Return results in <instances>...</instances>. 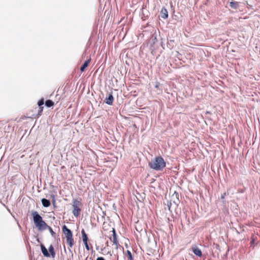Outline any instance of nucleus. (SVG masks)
I'll return each mask as SVG.
<instances>
[{
  "label": "nucleus",
  "mask_w": 260,
  "mask_h": 260,
  "mask_svg": "<svg viewBox=\"0 0 260 260\" xmlns=\"http://www.w3.org/2000/svg\"><path fill=\"white\" fill-rule=\"evenodd\" d=\"M148 165L151 169L161 171L166 167V162L161 156H157L151 160Z\"/></svg>",
  "instance_id": "nucleus-1"
},
{
  "label": "nucleus",
  "mask_w": 260,
  "mask_h": 260,
  "mask_svg": "<svg viewBox=\"0 0 260 260\" xmlns=\"http://www.w3.org/2000/svg\"><path fill=\"white\" fill-rule=\"evenodd\" d=\"M31 214L35 224L39 231H43L47 229L48 227L47 224L43 220L42 217L37 211L32 212Z\"/></svg>",
  "instance_id": "nucleus-2"
},
{
  "label": "nucleus",
  "mask_w": 260,
  "mask_h": 260,
  "mask_svg": "<svg viewBox=\"0 0 260 260\" xmlns=\"http://www.w3.org/2000/svg\"><path fill=\"white\" fill-rule=\"evenodd\" d=\"M62 230L63 233L65 235L67 243L69 245L70 248H72L74 245V239L73 238L72 232L69 229L66 225H63Z\"/></svg>",
  "instance_id": "nucleus-3"
},
{
  "label": "nucleus",
  "mask_w": 260,
  "mask_h": 260,
  "mask_svg": "<svg viewBox=\"0 0 260 260\" xmlns=\"http://www.w3.org/2000/svg\"><path fill=\"white\" fill-rule=\"evenodd\" d=\"M103 229L104 231H107L109 230L110 232L112 233L111 236H109L108 237L109 238L110 240H111V241L113 243H116V242L118 241L117 238L115 230L113 227L110 226L109 229L106 228V224H105V223H104Z\"/></svg>",
  "instance_id": "nucleus-4"
},
{
  "label": "nucleus",
  "mask_w": 260,
  "mask_h": 260,
  "mask_svg": "<svg viewBox=\"0 0 260 260\" xmlns=\"http://www.w3.org/2000/svg\"><path fill=\"white\" fill-rule=\"evenodd\" d=\"M81 205V203L77 200H74L73 201V214L76 217L80 214L81 209L79 207Z\"/></svg>",
  "instance_id": "nucleus-5"
},
{
  "label": "nucleus",
  "mask_w": 260,
  "mask_h": 260,
  "mask_svg": "<svg viewBox=\"0 0 260 260\" xmlns=\"http://www.w3.org/2000/svg\"><path fill=\"white\" fill-rule=\"evenodd\" d=\"M191 249H192V250L193 253L195 255H196L197 256H198L199 257L202 256V251L198 247H197L196 246H194L192 247Z\"/></svg>",
  "instance_id": "nucleus-6"
},
{
  "label": "nucleus",
  "mask_w": 260,
  "mask_h": 260,
  "mask_svg": "<svg viewBox=\"0 0 260 260\" xmlns=\"http://www.w3.org/2000/svg\"><path fill=\"white\" fill-rule=\"evenodd\" d=\"M91 61V58H89L88 60L85 61L84 63L82 64V66L80 68V71L81 72H83L85 71L86 68L89 66V63Z\"/></svg>",
  "instance_id": "nucleus-7"
},
{
  "label": "nucleus",
  "mask_w": 260,
  "mask_h": 260,
  "mask_svg": "<svg viewBox=\"0 0 260 260\" xmlns=\"http://www.w3.org/2000/svg\"><path fill=\"white\" fill-rule=\"evenodd\" d=\"M113 96L112 94H110L109 95L108 97L105 99V102L106 104L111 105L113 104Z\"/></svg>",
  "instance_id": "nucleus-8"
},
{
  "label": "nucleus",
  "mask_w": 260,
  "mask_h": 260,
  "mask_svg": "<svg viewBox=\"0 0 260 260\" xmlns=\"http://www.w3.org/2000/svg\"><path fill=\"white\" fill-rule=\"evenodd\" d=\"M161 17L164 19H166L168 17V11L166 9L163 8L161 10Z\"/></svg>",
  "instance_id": "nucleus-9"
},
{
  "label": "nucleus",
  "mask_w": 260,
  "mask_h": 260,
  "mask_svg": "<svg viewBox=\"0 0 260 260\" xmlns=\"http://www.w3.org/2000/svg\"><path fill=\"white\" fill-rule=\"evenodd\" d=\"M41 201H42V205L45 207H48L51 205L50 202L46 199H42Z\"/></svg>",
  "instance_id": "nucleus-10"
},
{
  "label": "nucleus",
  "mask_w": 260,
  "mask_h": 260,
  "mask_svg": "<svg viewBox=\"0 0 260 260\" xmlns=\"http://www.w3.org/2000/svg\"><path fill=\"white\" fill-rule=\"evenodd\" d=\"M41 249H42V253L44 256H45L46 257L50 256V254H49L47 249L43 245H41Z\"/></svg>",
  "instance_id": "nucleus-11"
},
{
  "label": "nucleus",
  "mask_w": 260,
  "mask_h": 260,
  "mask_svg": "<svg viewBox=\"0 0 260 260\" xmlns=\"http://www.w3.org/2000/svg\"><path fill=\"white\" fill-rule=\"evenodd\" d=\"M81 234L83 242L88 241V237L84 229L81 231Z\"/></svg>",
  "instance_id": "nucleus-12"
},
{
  "label": "nucleus",
  "mask_w": 260,
  "mask_h": 260,
  "mask_svg": "<svg viewBox=\"0 0 260 260\" xmlns=\"http://www.w3.org/2000/svg\"><path fill=\"white\" fill-rule=\"evenodd\" d=\"M45 105L47 107H51L54 105V103L50 100H48L45 102Z\"/></svg>",
  "instance_id": "nucleus-13"
},
{
  "label": "nucleus",
  "mask_w": 260,
  "mask_h": 260,
  "mask_svg": "<svg viewBox=\"0 0 260 260\" xmlns=\"http://www.w3.org/2000/svg\"><path fill=\"white\" fill-rule=\"evenodd\" d=\"M230 6L231 8L236 9L238 6V3L237 2H231L230 3Z\"/></svg>",
  "instance_id": "nucleus-14"
},
{
  "label": "nucleus",
  "mask_w": 260,
  "mask_h": 260,
  "mask_svg": "<svg viewBox=\"0 0 260 260\" xmlns=\"http://www.w3.org/2000/svg\"><path fill=\"white\" fill-rule=\"evenodd\" d=\"M114 245H115V248L118 249H120L121 250L123 251V248L122 246H121L118 242H116V243H113Z\"/></svg>",
  "instance_id": "nucleus-15"
},
{
  "label": "nucleus",
  "mask_w": 260,
  "mask_h": 260,
  "mask_svg": "<svg viewBox=\"0 0 260 260\" xmlns=\"http://www.w3.org/2000/svg\"><path fill=\"white\" fill-rule=\"evenodd\" d=\"M127 257H128V260H134L132 254L129 250L126 251V254Z\"/></svg>",
  "instance_id": "nucleus-16"
},
{
  "label": "nucleus",
  "mask_w": 260,
  "mask_h": 260,
  "mask_svg": "<svg viewBox=\"0 0 260 260\" xmlns=\"http://www.w3.org/2000/svg\"><path fill=\"white\" fill-rule=\"evenodd\" d=\"M47 229H48L51 234V235L53 236V237H54L55 236V233L54 232V231H53L52 229L48 225V227L47 228Z\"/></svg>",
  "instance_id": "nucleus-17"
},
{
  "label": "nucleus",
  "mask_w": 260,
  "mask_h": 260,
  "mask_svg": "<svg viewBox=\"0 0 260 260\" xmlns=\"http://www.w3.org/2000/svg\"><path fill=\"white\" fill-rule=\"evenodd\" d=\"M49 251L52 255L54 256L55 255V252H54V248L51 245L49 247Z\"/></svg>",
  "instance_id": "nucleus-18"
},
{
  "label": "nucleus",
  "mask_w": 260,
  "mask_h": 260,
  "mask_svg": "<svg viewBox=\"0 0 260 260\" xmlns=\"http://www.w3.org/2000/svg\"><path fill=\"white\" fill-rule=\"evenodd\" d=\"M44 104V99H42L39 101L38 105L39 107L42 106Z\"/></svg>",
  "instance_id": "nucleus-19"
},
{
  "label": "nucleus",
  "mask_w": 260,
  "mask_h": 260,
  "mask_svg": "<svg viewBox=\"0 0 260 260\" xmlns=\"http://www.w3.org/2000/svg\"><path fill=\"white\" fill-rule=\"evenodd\" d=\"M83 243L84 244L86 250L89 251L90 249V248L89 247V245L88 244V241L84 242Z\"/></svg>",
  "instance_id": "nucleus-20"
},
{
  "label": "nucleus",
  "mask_w": 260,
  "mask_h": 260,
  "mask_svg": "<svg viewBox=\"0 0 260 260\" xmlns=\"http://www.w3.org/2000/svg\"><path fill=\"white\" fill-rule=\"evenodd\" d=\"M43 110V107H42V106L39 107V110L38 111V116L41 115Z\"/></svg>",
  "instance_id": "nucleus-21"
},
{
  "label": "nucleus",
  "mask_w": 260,
  "mask_h": 260,
  "mask_svg": "<svg viewBox=\"0 0 260 260\" xmlns=\"http://www.w3.org/2000/svg\"><path fill=\"white\" fill-rule=\"evenodd\" d=\"M96 260H106L105 258L102 256L98 257Z\"/></svg>",
  "instance_id": "nucleus-22"
},
{
  "label": "nucleus",
  "mask_w": 260,
  "mask_h": 260,
  "mask_svg": "<svg viewBox=\"0 0 260 260\" xmlns=\"http://www.w3.org/2000/svg\"><path fill=\"white\" fill-rule=\"evenodd\" d=\"M115 260H119V256L117 254H114Z\"/></svg>",
  "instance_id": "nucleus-23"
},
{
  "label": "nucleus",
  "mask_w": 260,
  "mask_h": 260,
  "mask_svg": "<svg viewBox=\"0 0 260 260\" xmlns=\"http://www.w3.org/2000/svg\"><path fill=\"white\" fill-rule=\"evenodd\" d=\"M254 243V240L253 239L250 242V245L252 246Z\"/></svg>",
  "instance_id": "nucleus-24"
},
{
  "label": "nucleus",
  "mask_w": 260,
  "mask_h": 260,
  "mask_svg": "<svg viewBox=\"0 0 260 260\" xmlns=\"http://www.w3.org/2000/svg\"><path fill=\"white\" fill-rule=\"evenodd\" d=\"M225 193H224V194H223V195H222V196H221V198L222 199H224V196H225Z\"/></svg>",
  "instance_id": "nucleus-25"
}]
</instances>
